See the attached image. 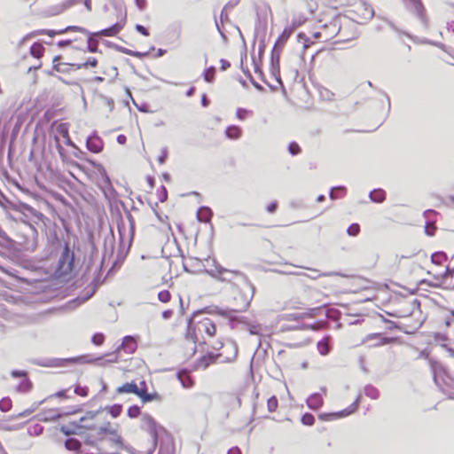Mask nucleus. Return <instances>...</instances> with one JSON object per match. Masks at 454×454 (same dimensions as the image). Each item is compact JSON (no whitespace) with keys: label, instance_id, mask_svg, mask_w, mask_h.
<instances>
[{"label":"nucleus","instance_id":"nucleus-4","mask_svg":"<svg viewBox=\"0 0 454 454\" xmlns=\"http://www.w3.org/2000/svg\"><path fill=\"white\" fill-rule=\"evenodd\" d=\"M95 166L100 175V179L98 182L99 189L109 202L115 200L118 193L114 188L106 168L101 164H95Z\"/></svg>","mask_w":454,"mask_h":454},{"label":"nucleus","instance_id":"nucleus-26","mask_svg":"<svg viewBox=\"0 0 454 454\" xmlns=\"http://www.w3.org/2000/svg\"><path fill=\"white\" fill-rule=\"evenodd\" d=\"M139 387L137 385L132 381V382H127L120 387H117L116 392L118 394H123V393H131L136 395H137Z\"/></svg>","mask_w":454,"mask_h":454},{"label":"nucleus","instance_id":"nucleus-33","mask_svg":"<svg viewBox=\"0 0 454 454\" xmlns=\"http://www.w3.org/2000/svg\"><path fill=\"white\" fill-rule=\"evenodd\" d=\"M202 312H203V310L195 311L192 314V316L187 320V338L191 337V339L192 340L193 342L197 341V336H196L194 331L192 330V323H193V320L196 317V316Z\"/></svg>","mask_w":454,"mask_h":454},{"label":"nucleus","instance_id":"nucleus-28","mask_svg":"<svg viewBox=\"0 0 454 454\" xmlns=\"http://www.w3.org/2000/svg\"><path fill=\"white\" fill-rule=\"evenodd\" d=\"M293 31L294 30H283V32L280 34V35L276 40L272 49L281 51L284 44L290 37Z\"/></svg>","mask_w":454,"mask_h":454},{"label":"nucleus","instance_id":"nucleus-53","mask_svg":"<svg viewBox=\"0 0 454 454\" xmlns=\"http://www.w3.org/2000/svg\"><path fill=\"white\" fill-rule=\"evenodd\" d=\"M140 408L137 405H132L128 409V416L129 418H137L140 415Z\"/></svg>","mask_w":454,"mask_h":454},{"label":"nucleus","instance_id":"nucleus-11","mask_svg":"<svg viewBox=\"0 0 454 454\" xmlns=\"http://www.w3.org/2000/svg\"><path fill=\"white\" fill-rule=\"evenodd\" d=\"M280 51H277L272 49L270 54V72L271 75L275 78L277 82L283 86V82L280 76Z\"/></svg>","mask_w":454,"mask_h":454},{"label":"nucleus","instance_id":"nucleus-15","mask_svg":"<svg viewBox=\"0 0 454 454\" xmlns=\"http://www.w3.org/2000/svg\"><path fill=\"white\" fill-rule=\"evenodd\" d=\"M11 376L13 378H22L21 382L16 387L19 392H27L32 388V382L27 377V372L21 370H12Z\"/></svg>","mask_w":454,"mask_h":454},{"label":"nucleus","instance_id":"nucleus-12","mask_svg":"<svg viewBox=\"0 0 454 454\" xmlns=\"http://www.w3.org/2000/svg\"><path fill=\"white\" fill-rule=\"evenodd\" d=\"M313 39H322L324 42H328L331 40V36L329 35H323L321 32H313L311 33V36L308 35L304 32H301L297 35V41L298 43L302 44V48L308 49L311 44L314 43Z\"/></svg>","mask_w":454,"mask_h":454},{"label":"nucleus","instance_id":"nucleus-19","mask_svg":"<svg viewBox=\"0 0 454 454\" xmlns=\"http://www.w3.org/2000/svg\"><path fill=\"white\" fill-rule=\"evenodd\" d=\"M221 356V354H214L213 352H208L205 356H201L198 360V367H201L202 369H207L210 364L215 363V361Z\"/></svg>","mask_w":454,"mask_h":454},{"label":"nucleus","instance_id":"nucleus-42","mask_svg":"<svg viewBox=\"0 0 454 454\" xmlns=\"http://www.w3.org/2000/svg\"><path fill=\"white\" fill-rule=\"evenodd\" d=\"M103 411H108V412L111 414L113 418H117L121 411H122V405L121 404H114L112 406H106V408H101Z\"/></svg>","mask_w":454,"mask_h":454},{"label":"nucleus","instance_id":"nucleus-47","mask_svg":"<svg viewBox=\"0 0 454 454\" xmlns=\"http://www.w3.org/2000/svg\"><path fill=\"white\" fill-rule=\"evenodd\" d=\"M126 215H127V218H128L129 224V235H130L129 243H130L133 239L134 232H135V220L129 211H127Z\"/></svg>","mask_w":454,"mask_h":454},{"label":"nucleus","instance_id":"nucleus-25","mask_svg":"<svg viewBox=\"0 0 454 454\" xmlns=\"http://www.w3.org/2000/svg\"><path fill=\"white\" fill-rule=\"evenodd\" d=\"M307 405L311 410H317L323 404V398L320 394L314 393L307 398Z\"/></svg>","mask_w":454,"mask_h":454},{"label":"nucleus","instance_id":"nucleus-61","mask_svg":"<svg viewBox=\"0 0 454 454\" xmlns=\"http://www.w3.org/2000/svg\"><path fill=\"white\" fill-rule=\"evenodd\" d=\"M135 4L138 10L143 11L147 7V0H135Z\"/></svg>","mask_w":454,"mask_h":454},{"label":"nucleus","instance_id":"nucleus-20","mask_svg":"<svg viewBox=\"0 0 454 454\" xmlns=\"http://www.w3.org/2000/svg\"><path fill=\"white\" fill-rule=\"evenodd\" d=\"M115 436L116 437L108 440L110 446L114 449V451L107 452L102 448L98 447V450L100 451V454H118V450L123 448V442L121 437L117 434Z\"/></svg>","mask_w":454,"mask_h":454},{"label":"nucleus","instance_id":"nucleus-29","mask_svg":"<svg viewBox=\"0 0 454 454\" xmlns=\"http://www.w3.org/2000/svg\"><path fill=\"white\" fill-rule=\"evenodd\" d=\"M24 208H25L27 214H28L29 215H31L33 217L35 223H36L37 224L39 223H44L45 216L43 215V214H42L41 212L37 211L36 209H35L34 207H32L28 205H25Z\"/></svg>","mask_w":454,"mask_h":454},{"label":"nucleus","instance_id":"nucleus-51","mask_svg":"<svg viewBox=\"0 0 454 454\" xmlns=\"http://www.w3.org/2000/svg\"><path fill=\"white\" fill-rule=\"evenodd\" d=\"M360 231V226L358 223H352L347 229V232L349 236L356 237Z\"/></svg>","mask_w":454,"mask_h":454},{"label":"nucleus","instance_id":"nucleus-58","mask_svg":"<svg viewBox=\"0 0 454 454\" xmlns=\"http://www.w3.org/2000/svg\"><path fill=\"white\" fill-rule=\"evenodd\" d=\"M70 4H61L54 8V10L50 11L51 15H57L66 10Z\"/></svg>","mask_w":454,"mask_h":454},{"label":"nucleus","instance_id":"nucleus-17","mask_svg":"<svg viewBox=\"0 0 454 454\" xmlns=\"http://www.w3.org/2000/svg\"><path fill=\"white\" fill-rule=\"evenodd\" d=\"M348 32V35H342L341 30H338V32L331 36L332 45L336 46L340 43H349L358 37V34L356 30H345Z\"/></svg>","mask_w":454,"mask_h":454},{"label":"nucleus","instance_id":"nucleus-56","mask_svg":"<svg viewBox=\"0 0 454 454\" xmlns=\"http://www.w3.org/2000/svg\"><path fill=\"white\" fill-rule=\"evenodd\" d=\"M74 393L81 396H87L88 388L86 387L76 386L74 388Z\"/></svg>","mask_w":454,"mask_h":454},{"label":"nucleus","instance_id":"nucleus-3","mask_svg":"<svg viewBox=\"0 0 454 454\" xmlns=\"http://www.w3.org/2000/svg\"><path fill=\"white\" fill-rule=\"evenodd\" d=\"M74 250L71 249L67 242H65L56 268V274L59 278L67 277L73 272L74 269Z\"/></svg>","mask_w":454,"mask_h":454},{"label":"nucleus","instance_id":"nucleus-7","mask_svg":"<svg viewBox=\"0 0 454 454\" xmlns=\"http://www.w3.org/2000/svg\"><path fill=\"white\" fill-rule=\"evenodd\" d=\"M360 400L361 395H358V396L356 398L353 403L350 404L348 408L338 412L321 413L319 414L318 418L321 420L326 421L348 416L357 410Z\"/></svg>","mask_w":454,"mask_h":454},{"label":"nucleus","instance_id":"nucleus-10","mask_svg":"<svg viewBox=\"0 0 454 454\" xmlns=\"http://www.w3.org/2000/svg\"><path fill=\"white\" fill-rule=\"evenodd\" d=\"M156 37L160 44L175 46L179 42L180 34L178 30H159Z\"/></svg>","mask_w":454,"mask_h":454},{"label":"nucleus","instance_id":"nucleus-46","mask_svg":"<svg viewBox=\"0 0 454 454\" xmlns=\"http://www.w3.org/2000/svg\"><path fill=\"white\" fill-rule=\"evenodd\" d=\"M278 405V399L275 395L270 397L267 401V408L270 412H274Z\"/></svg>","mask_w":454,"mask_h":454},{"label":"nucleus","instance_id":"nucleus-57","mask_svg":"<svg viewBox=\"0 0 454 454\" xmlns=\"http://www.w3.org/2000/svg\"><path fill=\"white\" fill-rule=\"evenodd\" d=\"M58 131L64 137H68V128L66 123H60L58 127Z\"/></svg>","mask_w":454,"mask_h":454},{"label":"nucleus","instance_id":"nucleus-14","mask_svg":"<svg viewBox=\"0 0 454 454\" xmlns=\"http://www.w3.org/2000/svg\"><path fill=\"white\" fill-rule=\"evenodd\" d=\"M409 10L421 20L422 25H427V13L421 0H407Z\"/></svg>","mask_w":454,"mask_h":454},{"label":"nucleus","instance_id":"nucleus-34","mask_svg":"<svg viewBox=\"0 0 454 454\" xmlns=\"http://www.w3.org/2000/svg\"><path fill=\"white\" fill-rule=\"evenodd\" d=\"M65 447L68 450L79 451L82 448V442L76 438H68L65 441Z\"/></svg>","mask_w":454,"mask_h":454},{"label":"nucleus","instance_id":"nucleus-49","mask_svg":"<svg viewBox=\"0 0 454 454\" xmlns=\"http://www.w3.org/2000/svg\"><path fill=\"white\" fill-rule=\"evenodd\" d=\"M247 330L249 332L250 334L252 335H261L262 333V326L261 325H253V324H249L247 325Z\"/></svg>","mask_w":454,"mask_h":454},{"label":"nucleus","instance_id":"nucleus-32","mask_svg":"<svg viewBox=\"0 0 454 454\" xmlns=\"http://www.w3.org/2000/svg\"><path fill=\"white\" fill-rule=\"evenodd\" d=\"M59 59H60L59 56H56L53 59V68L57 72H59V73H67L71 68H74V67H72V64L70 65V64H67V63H59Z\"/></svg>","mask_w":454,"mask_h":454},{"label":"nucleus","instance_id":"nucleus-8","mask_svg":"<svg viewBox=\"0 0 454 454\" xmlns=\"http://www.w3.org/2000/svg\"><path fill=\"white\" fill-rule=\"evenodd\" d=\"M102 413V409L97 411H90L85 413L84 416L80 418L77 422H74L73 425L77 428H82L86 430H96L97 425L94 419Z\"/></svg>","mask_w":454,"mask_h":454},{"label":"nucleus","instance_id":"nucleus-18","mask_svg":"<svg viewBox=\"0 0 454 454\" xmlns=\"http://www.w3.org/2000/svg\"><path fill=\"white\" fill-rule=\"evenodd\" d=\"M137 348L135 338L131 335L125 336L122 343L116 348L115 352H119L123 349L127 354H133Z\"/></svg>","mask_w":454,"mask_h":454},{"label":"nucleus","instance_id":"nucleus-24","mask_svg":"<svg viewBox=\"0 0 454 454\" xmlns=\"http://www.w3.org/2000/svg\"><path fill=\"white\" fill-rule=\"evenodd\" d=\"M141 385L144 387L138 389L137 396L141 398L143 403H149L155 400L158 397L157 393H147L146 385L145 381L141 382Z\"/></svg>","mask_w":454,"mask_h":454},{"label":"nucleus","instance_id":"nucleus-22","mask_svg":"<svg viewBox=\"0 0 454 454\" xmlns=\"http://www.w3.org/2000/svg\"><path fill=\"white\" fill-rule=\"evenodd\" d=\"M199 330H203L208 336L213 337L215 334L216 326L212 320L205 318L203 321L200 322Z\"/></svg>","mask_w":454,"mask_h":454},{"label":"nucleus","instance_id":"nucleus-50","mask_svg":"<svg viewBox=\"0 0 454 454\" xmlns=\"http://www.w3.org/2000/svg\"><path fill=\"white\" fill-rule=\"evenodd\" d=\"M158 299L160 301L166 303L171 299V294L168 290H162L158 294Z\"/></svg>","mask_w":454,"mask_h":454},{"label":"nucleus","instance_id":"nucleus-64","mask_svg":"<svg viewBox=\"0 0 454 454\" xmlns=\"http://www.w3.org/2000/svg\"><path fill=\"white\" fill-rule=\"evenodd\" d=\"M450 315L451 317L445 319V325L448 327L454 325V310L450 311Z\"/></svg>","mask_w":454,"mask_h":454},{"label":"nucleus","instance_id":"nucleus-36","mask_svg":"<svg viewBox=\"0 0 454 454\" xmlns=\"http://www.w3.org/2000/svg\"><path fill=\"white\" fill-rule=\"evenodd\" d=\"M177 379L179 380L182 386L185 388H189L193 386L192 379L186 372H179L177 373Z\"/></svg>","mask_w":454,"mask_h":454},{"label":"nucleus","instance_id":"nucleus-31","mask_svg":"<svg viewBox=\"0 0 454 454\" xmlns=\"http://www.w3.org/2000/svg\"><path fill=\"white\" fill-rule=\"evenodd\" d=\"M242 129L239 126L231 125L225 129V136L229 139H239L241 137Z\"/></svg>","mask_w":454,"mask_h":454},{"label":"nucleus","instance_id":"nucleus-5","mask_svg":"<svg viewBox=\"0 0 454 454\" xmlns=\"http://www.w3.org/2000/svg\"><path fill=\"white\" fill-rule=\"evenodd\" d=\"M404 35L411 37L414 42H416L418 43H427V44H432V45L437 46L438 48H440L442 51V55L440 56V59L442 61H444L445 63L454 66V49L453 48L447 46L443 43L431 41V40H428L426 38L419 39L418 37H412L408 33H404Z\"/></svg>","mask_w":454,"mask_h":454},{"label":"nucleus","instance_id":"nucleus-43","mask_svg":"<svg viewBox=\"0 0 454 454\" xmlns=\"http://www.w3.org/2000/svg\"><path fill=\"white\" fill-rule=\"evenodd\" d=\"M98 64V60L95 58H89L87 61L82 64H72L74 69H81L82 67H94Z\"/></svg>","mask_w":454,"mask_h":454},{"label":"nucleus","instance_id":"nucleus-13","mask_svg":"<svg viewBox=\"0 0 454 454\" xmlns=\"http://www.w3.org/2000/svg\"><path fill=\"white\" fill-rule=\"evenodd\" d=\"M308 270L310 272L309 274H308L306 272H303V271H295V272H293V271H290V272L279 271V272L282 273V274L294 275V276H297V277H300V278H308L312 279V280H316V279H317L321 276H341V277H344L343 274H341L340 272H336V271H329V272H325V273H319V271L317 270L312 269V268H308Z\"/></svg>","mask_w":454,"mask_h":454},{"label":"nucleus","instance_id":"nucleus-52","mask_svg":"<svg viewBox=\"0 0 454 454\" xmlns=\"http://www.w3.org/2000/svg\"><path fill=\"white\" fill-rule=\"evenodd\" d=\"M288 152L292 155H298L301 153V147L296 142H291L288 145Z\"/></svg>","mask_w":454,"mask_h":454},{"label":"nucleus","instance_id":"nucleus-21","mask_svg":"<svg viewBox=\"0 0 454 454\" xmlns=\"http://www.w3.org/2000/svg\"><path fill=\"white\" fill-rule=\"evenodd\" d=\"M374 339L379 340V341L374 345L376 347L387 345V344L392 343L395 340V338L384 337L380 333H371L365 337L364 341H367V340H374Z\"/></svg>","mask_w":454,"mask_h":454},{"label":"nucleus","instance_id":"nucleus-41","mask_svg":"<svg viewBox=\"0 0 454 454\" xmlns=\"http://www.w3.org/2000/svg\"><path fill=\"white\" fill-rule=\"evenodd\" d=\"M241 69L243 71V73L247 75V77L250 80L251 83L254 85V87L260 90V91H263L264 90V88L260 84L258 83L252 76L251 73L249 72L248 69H244L243 67V58H241Z\"/></svg>","mask_w":454,"mask_h":454},{"label":"nucleus","instance_id":"nucleus-55","mask_svg":"<svg viewBox=\"0 0 454 454\" xmlns=\"http://www.w3.org/2000/svg\"><path fill=\"white\" fill-rule=\"evenodd\" d=\"M12 402L9 398H3L0 401V410L2 411H8L11 409Z\"/></svg>","mask_w":454,"mask_h":454},{"label":"nucleus","instance_id":"nucleus-54","mask_svg":"<svg viewBox=\"0 0 454 454\" xmlns=\"http://www.w3.org/2000/svg\"><path fill=\"white\" fill-rule=\"evenodd\" d=\"M104 340H105V336L103 333H95L92 338H91V341L93 344L97 345V346H100L103 344L104 342Z\"/></svg>","mask_w":454,"mask_h":454},{"label":"nucleus","instance_id":"nucleus-37","mask_svg":"<svg viewBox=\"0 0 454 454\" xmlns=\"http://www.w3.org/2000/svg\"><path fill=\"white\" fill-rule=\"evenodd\" d=\"M96 430H98V433H97L98 435H100L103 434H109L116 435V430L111 428V423L109 421L105 422L100 427H97Z\"/></svg>","mask_w":454,"mask_h":454},{"label":"nucleus","instance_id":"nucleus-62","mask_svg":"<svg viewBox=\"0 0 454 454\" xmlns=\"http://www.w3.org/2000/svg\"><path fill=\"white\" fill-rule=\"evenodd\" d=\"M277 208H278V202H277V201H272V202H270V203L267 206L266 210H267L269 213L273 214V213H275V212H276Z\"/></svg>","mask_w":454,"mask_h":454},{"label":"nucleus","instance_id":"nucleus-63","mask_svg":"<svg viewBox=\"0 0 454 454\" xmlns=\"http://www.w3.org/2000/svg\"><path fill=\"white\" fill-rule=\"evenodd\" d=\"M168 157V151L164 148L161 152V154L158 157V161L160 164H164L166 162Z\"/></svg>","mask_w":454,"mask_h":454},{"label":"nucleus","instance_id":"nucleus-16","mask_svg":"<svg viewBox=\"0 0 454 454\" xmlns=\"http://www.w3.org/2000/svg\"><path fill=\"white\" fill-rule=\"evenodd\" d=\"M86 147L93 153H99L103 151L104 142L96 131L87 137Z\"/></svg>","mask_w":454,"mask_h":454},{"label":"nucleus","instance_id":"nucleus-60","mask_svg":"<svg viewBox=\"0 0 454 454\" xmlns=\"http://www.w3.org/2000/svg\"><path fill=\"white\" fill-rule=\"evenodd\" d=\"M60 432L65 435H71L76 434L75 430L69 428L67 426H61Z\"/></svg>","mask_w":454,"mask_h":454},{"label":"nucleus","instance_id":"nucleus-23","mask_svg":"<svg viewBox=\"0 0 454 454\" xmlns=\"http://www.w3.org/2000/svg\"><path fill=\"white\" fill-rule=\"evenodd\" d=\"M215 270L217 274L219 275V279L222 281H231V278L225 275H235L243 277L242 273L238 270H229L221 265H216Z\"/></svg>","mask_w":454,"mask_h":454},{"label":"nucleus","instance_id":"nucleus-1","mask_svg":"<svg viewBox=\"0 0 454 454\" xmlns=\"http://www.w3.org/2000/svg\"><path fill=\"white\" fill-rule=\"evenodd\" d=\"M246 286L247 294H244L243 292L239 293V297L242 300V302L239 306L224 309L215 308L214 310L215 314L227 318L231 328H235L239 324H243L247 326L250 324L249 320L246 317L237 315V313L243 312L247 309L254 296V287L253 285L247 281Z\"/></svg>","mask_w":454,"mask_h":454},{"label":"nucleus","instance_id":"nucleus-40","mask_svg":"<svg viewBox=\"0 0 454 454\" xmlns=\"http://www.w3.org/2000/svg\"><path fill=\"white\" fill-rule=\"evenodd\" d=\"M364 395L372 399H378L380 396L379 390L372 385L369 384L364 387Z\"/></svg>","mask_w":454,"mask_h":454},{"label":"nucleus","instance_id":"nucleus-35","mask_svg":"<svg viewBox=\"0 0 454 454\" xmlns=\"http://www.w3.org/2000/svg\"><path fill=\"white\" fill-rule=\"evenodd\" d=\"M329 340L330 337L326 336L317 342V350L322 356H326L330 352Z\"/></svg>","mask_w":454,"mask_h":454},{"label":"nucleus","instance_id":"nucleus-38","mask_svg":"<svg viewBox=\"0 0 454 454\" xmlns=\"http://www.w3.org/2000/svg\"><path fill=\"white\" fill-rule=\"evenodd\" d=\"M346 191H347L346 187L342 186V185L333 187L330 190L329 197L331 200H334L338 199L340 196L344 195L346 193Z\"/></svg>","mask_w":454,"mask_h":454},{"label":"nucleus","instance_id":"nucleus-39","mask_svg":"<svg viewBox=\"0 0 454 454\" xmlns=\"http://www.w3.org/2000/svg\"><path fill=\"white\" fill-rule=\"evenodd\" d=\"M43 46L39 43H35L30 47V54L37 59L43 56Z\"/></svg>","mask_w":454,"mask_h":454},{"label":"nucleus","instance_id":"nucleus-27","mask_svg":"<svg viewBox=\"0 0 454 454\" xmlns=\"http://www.w3.org/2000/svg\"><path fill=\"white\" fill-rule=\"evenodd\" d=\"M212 210L207 207H200L197 211V219L201 223H208L212 217Z\"/></svg>","mask_w":454,"mask_h":454},{"label":"nucleus","instance_id":"nucleus-9","mask_svg":"<svg viewBox=\"0 0 454 454\" xmlns=\"http://www.w3.org/2000/svg\"><path fill=\"white\" fill-rule=\"evenodd\" d=\"M119 30H98L94 33H85L87 49L90 52L98 51V43L102 35L111 36L116 34Z\"/></svg>","mask_w":454,"mask_h":454},{"label":"nucleus","instance_id":"nucleus-48","mask_svg":"<svg viewBox=\"0 0 454 454\" xmlns=\"http://www.w3.org/2000/svg\"><path fill=\"white\" fill-rule=\"evenodd\" d=\"M301 420L305 426H312L315 422V418L311 413H305L301 416Z\"/></svg>","mask_w":454,"mask_h":454},{"label":"nucleus","instance_id":"nucleus-45","mask_svg":"<svg viewBox=\"0 0 454 454\" xmlns=\"http://www.w3.org/2000/svg\"><path fill=\"white\" fill-rule=\"evenodd\" d=\"M445 260H447V256L443 252H435L431 255V262L437 265L442 264Z\"/></svg>","mask_w":454,"mask_h":454},{"label":"nucleus","instance_id":"nucleus-2","mask_svg":"<svg viewBox=\"0 0 454 454\" xmlns=\"http://www.w3.org/2000/svg\"><path fill=\"white\" fill-rule=\"evenodd\" d=\"M111 358L103 360L102 357L89 358L88 356H79L68 358H46L42 360L35 361V364L43 367H67L75 364H90L94 362H100V365H104L106 363H116L118 362V356L115 353L108 355Z\"/></svg>","mask_w":454,"mask_h":454},{"label":"nucleus","instance_id":"nucleus-44","mask_svg":"<svg viewBox=\"0 0 454 454\" xmlns=\"http://www.w3.org/2000/svg\"><path fill=\"white\" fill-rule=\"evenodd\" d=\"M215 74V67H209L206 68L203 72V78L207 82H213Z\"/></svg>","mask_w":454,"mask_h":454},{"label":"nucleus","instance_id":"nucleus-6","mask_svg":"<svg viewBox=\"0 0 454 454\" xmlns=\"http://www.w3.org/2000/svg\"><path fill=\"white\" fill-rule=\"evenodd\" d=\"M141 428L150 434L153 439V446L155 448L158 442L159 432L162 431L163 427L150 414H144L142 416Z\"/></svg>","mask_w":454,"mask_h":454},{"label":"nucleus","instance_id":"nucleus-30","mask_svg":"<svg viewBox=\"0 0 454 454\" xmlns=\"http://www.w3.org/2000/svg\"><path fill=\"white\" fill-rule=\"evenodd\" d=\"M369 198L372 202L382 203L386 200V192L380 188L374 189L370 192Z\"/></svg>","mask_w":454,"mask_h":454},{"label":"nucleus","instance_id":"nucleus-59","mask_svg":"<svg viewBox=\"0 0 454 454\" xmlns=\"http://www.w3.org/2000/svg\"><path fill=\"white\" fill-rule=\"evenodd\" d=\"M167 198H168L167 189L165 186L162 185L160 187V193L159 194V200L160 202H164L167 200Z\"/></svg>","mask_w":454,"mask_h":454}]
</instances>
